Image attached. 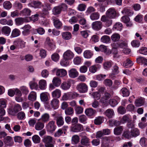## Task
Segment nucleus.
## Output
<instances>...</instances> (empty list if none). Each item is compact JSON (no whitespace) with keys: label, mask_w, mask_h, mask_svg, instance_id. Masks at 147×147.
Returning <instances> with one entry per match:
<instances>
[{"label":"nucleus","mask_w":147,"mask_h":147,"mask_svg":"<svg viewBox=\"0 0 147 147\" xmlns=\"http://www.w3.org/2000/svg\"><path fill=\"white\" fill-rule=\"evenodd\" d=\"M47 100V108L48 109H50L51 107L54 109H56L58 108V104L59 102L58 100L56 98H53L51 101L50 103L51 105L49 104Z\"/></svg>","instance_id":"1"},{"label":"nucleus","mask_w":147,"mask_h":147,"mask_svg":"<svg viewBox=\"0 0 147 147\" xmlns=\"http://www.w3.org/2000/svg\"><path fill=\"white\" fill-rule=\"evenodd\" d=\"M76 88L80 93H84L87 92L88 90V86L86 84L81 83L78 84Z\"/></svg>","instance_id":"2"},{"label":"nucleus","mask_w":147,"mask_h":147,"mask_svg":"<svg viewBox=\"0 0 147 147\" xmlns=\"http://www.w3.org/2000/svg\"><path fill=\"white\" fill-rule=\"evenodd\" d=\"M106 16L109 18L114 19L116 17V12L114 8H110L106 12Z\"/></svg>","instance_id":"3"},{"label":"nucleus","mask_w":147,"mask_h":147,"mask_svg":"<svg viewBox=\"0 0 147 147\" xmlns=\"http://www.w3.org/2000/svg\"><path fill=\"white\" fill-rule=\"evenodd\" d=\"M56 128L55 122L53 121H50L47 125V131L51 133L55 131Z\"/></svg>","instance_id":"4"},{"label":"nucleus","mask_w":147,"mask_h":147,"mask_svg":"<svg viewBox=\"0 0 147 147\" xmlns=\"http://www.w3.org/2000/svg\"><path fill=\"white\" fill-rule=\"evenodd\" d=\"M92 28L94 30L98 31L102 27V23L100 21H96L93 22L92 24Z\"/></svg>","instance_id":"5"},{"label":"nucleus","mask_w":147,"mask_h":147,"mask_svg":"<svg viewBox=\"0 0 147 147\" xmlns=\"http://www.w3.org/2000/svg\"><path fill=\"white\" fill-rule=\"evenodd\" d=\"M55 143L54 139L51 136H47V147H54Z\"/></svg>","instance_id":"6"},{"label":"nucleus","mask_w":147,"mask_h":147,"mask_svg":"<svg viewBox=\"0 0 147 147\" xmlns=\"http://www.w3.org/2000/svg\"><path fill=\"white\" fill-rule=\"evenodd\" d=\"M31 27L29 24H27L25 25L24 27H22L21 29H22L23 30L22 32V34L24 36H27L30 34V29Z\"/></svg>","instance_id":"7"},{"label":"nucleus","mask_w":147,"mask_h":147,"mask_svg":"<svg viewBox=\"0 0 147 147\" xmlns=\"http://www.w3.org/2000/svg\"><path fill=\"white\" fill-rule=\"evenodd\" d=\"M83 130V126L79 123L75 125L71 128V131L75 132L81 131Z\"/></svg>","instance_id":"8"},{"label":"nucleus","mask_w":147,"mask_h":147,"mask_svg":"<svg viewBox=\"0 0 147 147\" xmlns=\"http://www.w3.org/2000/svg\"><path fill=\"white\" fill-rule=\"evenodd\" d=\"M52 19L55 27L57 29L60 28L62 26V24L59 19L55 17H53Z\"/></svg>","instance_id":"9"},{"label":"nucleus","mask_w":147,"mask_h":147,"mask_svg":"<svg viewBox=\"0 0 147 147\" xmlns=\"http://www.w3.org/2000/svg\"><path fill=\"white\" fill-rule=\"evenodd\" d=\"M68 73L69 77L72 78H75L78 75V72L75 68L71 69L69 71Z\"/></svg>","instance_id":"10"},{"label":"nucleus","mask_w":147,"mask_h":147,"mask_svg":"<svg viewBox=\"0 0 147 147\" xmlns=\"http://www.w3.org/2000/svg\"><path fill=\"white\" fill-rule=\"evenodd\" d=\"M74 56V54L70 50L67 51L64 53L63 54V57L68 60L72 59Z\"/></svg>","instance_id":"11"},{"label":"nucleus","mask_w":147,"mask_h":147,"mask_svg":"<svg viewBox=\"0 0 147 147\" xmlns=\"http://www.w3.org/2000/svg\"><path fill=\"white\" fill-rule=\"evenodd\" d=\"M11 31V28L9 26H7L3 27L1 29L2 34L7 36H8L9 35Z\"/></svg>","instance_id":"12"},{"label":"nucleus","mask_w":147,"mask_h":147,"mask_svg":"<svg viewBox=\"0 0 147 147\" xmlns=\"http://www.w3.org/2000/svg\"><path fill=\"white\" fill-rule=\"evenodd\" d=\"M67 74L66 71L64 69H57L56 73V75L59 77H64Z\"/></svg>","instance_id":"13"},{"label":"nucleus","mask_w":147,"mask_h":147,"mask_svg":"<svg viewBox=\"0 0 147 147\" xmlns=\"http://www.w3.org/2000/svg\"><path fill=\"white\" fill-rule=\"evenodd\" d=\"M42 3L38 1H33L28 4L29 6L34 7L35 8H39L40 7Z\"/></svg>","instance_id":"14"},{"label":"nucleus","mask_w":147,"mask_h":147,"mask_svg":"<svg viewBox=\"0 0 147 147\" xmlns=\"http://www.w3.org/2000/svg\"><path fill=\"white\" fill-rule=\"evenodd\" d=\"M101 67V65L99 64L95 65L90 67L89 71L90 72L94 73L99 69Z\"/></svg>","instance_id":"15"},{"label":"nucleus","mask_w":147,"mask_h":147,"mask_svg":"<svg viewBox=\"0 0 147 147\" xmlns=\"http://www.w3.org/2000/svg\"><path fill=\"white\" fill-rule=\"evenodd\" d=\"M25 42L23 40L14 41L13 42V44L16 46L17 48H24L25 46Z\"/></svg>","instance_id":"16"},{"label":"nucleus","mask_w":147,"mask_h":147,"mask_svg":"<svg viewBox=\"0 0 147 147\" xmlns=\"http://www.w3.org/2000/svg\"><path fill=\"white\" fill-rule=\"evenodd\" d=\"M4 142L7 145L12 146L13 144V141L11 137L7 136L4 138Z\"/></svg>","instance_id":"17"},{"label":"nucleus","mask_w":147,"mask_h":147,"mask_svg":"<svg viewBox=\"0 0 147 147\" xmlns=\"http://www.w3.org/2000/svg\"><path fill=\"white\" fill-rule=\"evenodd\" d=\"M61 91L58 89H56L52 92V95L53 97L55 98H59L61 96Z\"/></svg>","instance_id":"18"},{"label":"nucleus","mask_w":147,"mask_h":147,"mask_svg":"<svg viewBox=\"0 0 147 147\" xmlns=\"http://www.w3.org/2000/svg\"><path fill=\"white\" fill-rule=\"evenodd\" d=\"M96 113V111L92 108L87 109L85 111L86 114L88 116H93Z\"/></svg>","instance_id":"19"},{"label":"nucleus","mask_w":147,"mask_h":147,"mask_svg":"<svg viewBox=\"0 0 147 147\" xmlns=\"http://www.w3.org/2000/svg\"><path fill=\"white\" fill-rule=\"evenodd\" d=\"M81 143L82 145L89 146L90 145V139L87 137L84 136L81 140Z\"/></svg>","instance_id":"20"},{"label":"nucleus","mask_w":147,"mask_h":147,"mask_svg":"<svg viewBox=\"0 0 147 147\" xmlns=\"http://www.w3.org/2000/svg\"><path fill=\"white\" fill-rule=\"evenodd\" d=\"M83 55L85 58L89 59L92 57L93 55V53L91 51L89 50H86L84 52Z\"/></svg>","instance_id":"21"},{"label":"nucleus","mask_w":147,"mask_h":147,"mask_svg":"<svg viewBox=\"0 0 147 147\" xmlns=\"http://www.w3.org/2000/svg\"><path fill=\"white\" fill-rule=\"evenodd\" d=\"M31 11L29 9L25 8L20 12L21 14L23 16H28L30 15Z\"/></svg>","instance_id":"22"},{"label":"nucleus","mask_w":147,"mask_h":147,"mask_svg":"<svg viewBox=\"0 0 147 147\" xmlns=\"http://www.w3.org/2000/svg\"><path fill=\"white\" fill-rule=\"evenodd\" d=\"M70 86V82L68 81L63 82L61 84V88L64 90H67L69 89Z\"/></svg>","instance_id":"23"},{"label":"nucleus","mask_w":147,"mask_h":147,"mask_svg":"<svg viewBox=\"0 0 147 147\" xmlns=\"http://www.w3.org/2000/svg\"><path fill=\"white\" fill-rule=\"evenodd\" d=\"M20 31L18 29L15 28L12 31L11 37L15 38L19 36L20 34Z\"/></svg>","instance_id":"24"},{"label":"nucleus","mask_w":147,"mask_h":147,"mask_svg":"<svg viewBox=\"0 0 147 147\" xmlns=\"http://www.w3.org/2000/svg\"><path fill=\"white\" fill-rule=\"evenodd\" d=\"M131 120V116L129 115H124L121 120V122L122 123L128 122Z\"/></svg>","instance_id":"25"},{"label":"nucleus","mask_w":147,"mask_h":147,"mask_svg":"<svg viewBox=\"0 0 147 147\" xmlns=\"http://www.w3.org/2000/svg\"><path fill=\"white\" fill-rule=\"evenodd\" d=\"M110 41V38L107 35H104L100 38V41L103 43L107 44L109 43Z\"/></svg>","instance_id":"26"},{"label":"nucleus","mask_w":147,"mask_h":147,"mask_svg":"<svg viewBox=\"0 0 147 147\" xmlns=\"http://www.w3.org/2000/svg\"><path fill=\"white\" fill-rule=\"evenodd\" d=\"M123 129V126H119L115 127L114 130V133L116 135H119L121 134Z\"/></svg>","instance_id":"27"},{"label":"nucleus","mask_w":147,"mask_h":147,"mask_svg":"<svg viewBox=\"0 0 147 147\" xmlns=\"http://www.w3.org/2000/svg\"><path fill=\"white\" fill-rule=\"evenodd\" d=\"M62 38L65 40H68L71 37V33L69 32H63L62 33Z\"/></svg>","instance_id":"28"},{"label":"nucleus","mask_w":147,"mask_h":147,"mask_svg":"<svg viewBox=\"0 0 147 147\" xmlns=\"http://www.w3.org/2000/svg\"><path fill=\"white\" fill-rule=\"evenodd\" d=\"M56 123L59 127L63 125L64 123L63 118L61 116L57 117L56 119Z\"/></svg>","instance_id":"29"},{"label":"nucleus","mask_w":147,"mask_h":147,"mask_svg":"<svg viewBox=\"0 0 147 147\" xmlns=\"http://www.w3.org/2000/svg\"><path fill=\"white\" fill-rule=\"evenodd\" d=\"M105 115L108 118H112L114 115V112L113 109H107L104 113Z\"/></svg>","instance_id":"30"},{"label":"nucleus","mask_w":147,"mask_h":147,"mask_svg":"<svg viewBox=\"0 0 147 147\" xmlns=\"http://www.w3.org/2000/svg\"><path fill=\"white\" fill-rule=\"evenodd\" d=\"M111 37L112 41L114 42H116L120 39V36L118 33H115L112 34Z\"/></svg>","instance_id":"31"},{"label":"nucleus","mask_w":147,"mask_h":147,"mask_svg":"<svg viewBox=\"0 0 147 147\" xmlns=\"http://www.w3.org/2000/svg\"><path fill=\"white\" fill-rule=\"evenodd\" d=\"M112 63L113 62L111 61L105 62L103 64L104 68L106 70H108L111 67Z\"/></svg>","instance_id":"32"},{"label":"nucleus","mask_w":147,"mask_h":147,"mask_svg":"<svg viewBox=\"0 0 147 147\" xmlns=\"http://www.w3.org/2000/svg\"><path fill=\"white\" fill-rule=\"evenodd\" d=\"M36 93L32 91L29 94L28 96V99L32 101H34L36 99Z\"/></svg>","instance_id":"33"},{"label":"nucleus","mask_w":147,"mask_h":147,"mask_svg":"<svg viewBox=\"0 0 147 147\" xmlns=\"http://www.w3.org/2000/svg\"><path fill=\"white\" fill-rule=\"evenodd\" d=\"M120 93L123 96H128L129 95V92L128 89L125 88H123L120 90Z\"/></svg>","instance_id":"34"},{"label":"nucleus","mask_w":147,"mask_h":147,"mask_svg":"<svg viewBox=\"0 0 147 147\" xmlns=\"http://www.w3.org/2000/svg\"><path fill=\"white\" fill-rule=\"evenodd\" d=\"M61 80L59 78L55 77L53 80V84L56 87L59 86L61 84Z\"/></svg>","instance_id":"35"},{"label":"nucleus","mask_w":147,"mask_h":147,"mask_svg":"<svg viewBox=\"0 0 147 147\" xmlns=\"http://www.w3.org/2000/svg\"><path fill=\"white\" fill-rule=\"evenodd\" d=\"M3 7L6 9H10L12 7L11 3L8 1H6L3 3Z\"/></svg>","instance_id":"36"},{"label":"nucleus","mask_w":147,"mask_h":147,"mask_svg":"<svg viewBox=\"0 0 147 147\" xmlns=\"http://www.w3.org/2000/svg\"><path fill=\"white\" fill-rule=\"evenodd\" d=\"M123 64L126 67H129L133 65V63L130 59L128 58L124 62Z\"/></svg>","instance_id":"37"},{"label":"nucleus","mask_w":147,"mask_h":147,"mask_svg":"<svg viewBox=\"0 0 147 147\" xmlns=\"http://www.w3.org/2000/svg\"><path fill=\"white\" fill-rule=\"evenodd\" d=\"M30 88L32 89L37 90L38 88V85L37 83L34 81H30L29 83Z\"/></svg>","instance_id":"38"},{"label":"nucleus","mask_w":147,"mask_h":147,"mask_svg":"<svg viewBox=\"0 0 147 147\" xmlns=\"http://www.w3.org/2000/svg\"><path fill=\"white\" fill-rule=\"evenodd\" d=\"M44 126V123L40 122H37L35 125V128L37 130H40L43 128Z\"/></svg>","instance_id":"39"},{"label":"nucleus","mask_w":147,"mask_h":147,"mask_svg":"<svg viewBox=\"0 0 147 147\" xmlns=\"http://www.w3.org/2000/svg\"><path fill=\"white\" fill-rule=\"evenodd\" d=\"M140 143L142 147H146L147 146V139L143 137L141 138L140 141Z\"/></svg>","instance_id":"40"},{"label":"nucleus","mask_w":147,"mask_h":147,"mask_svg":"<svg viewBox=\"0 0 147 147\" xmlns=\"http://www.w3.org/2000/svg\"><path fill=\"white\" fill-rule=\"evenodd\" d=\"M32 139L33 142L35 144L39 143L40 142V138L37 135L33 136L32 137Z\"/></svg>","instance_id":"41"},{"label":"nucleus","mask_w":147,"mask_h":147,"mask_svg":"<svg viewBox=\"0 0 147 147\" xmlns=\"http://www.w3.org/2000/svg\"><path fill=\"white\" fill-rule=\"evenodd\" d=\"M79 23L81 25H85L84 26V28L85 29H87L89 28V26L88 24L86 25V20L85 18H82L79 20Z\"/></svg>","instance_id":"42"},{"label":"nucleus","mask_w":147,"mask_h":147,"mask_svg":"<svg viewBox=\"0 0 147 147\" xmlns=\"http://www.w3.org/2000/svg\"><path fill=\"white\" fill-rule=\"evenodd\" d=\"M15 21L16 24L20 25L22 24L24 22V18H18L15 19Z\"/></svg>","instance_id":"43"},{"label":"nucleus","mask_w":147,"mask_h":147,"mask_svg":"<svg viewBox=\"0 0 147 147\" xmlns=\"http://www.w3.org/2000/svg\"><path fill=\"white\" fill-rule=\"evenodd\" d=\"M112 72L113 74H117L119 73V67L117 64H115L112 67Z\"/></svg>","instance_id":"44"},{"label":"nucleus","mask_w":147,"mask_h":147,"mask_svg":"<svg viewBox=\"0 0 147 147\" xmlns=\"http://www.w3.org/2000/svg\"><path fill=\"white\" fill-rule=\"evenodd\" d=\"M99 14L98 12H94L92 13L90 16L91 20H93L98 19L99 18Z\"/></svg>","instance_id":"45"},{"label":"nucleus","mask_w":147,"mask_h":147,"mask_svg":"<svg viewBox=\"0 0 147 147\" xmlns=\"http://www.w3.org/2000/svg\"><path fill=\"white\" fill-rule=\"evenodd\" d=\"M39 85L40 89H44L46 86L45 80H40L39 82Z\"/></svg>","instance_id":"46"},{"label":"nucleus","mask_w":147,"mask_h":147,"mask_svg":"<svg viewBox=\"0 0 147 147\" xmlns=\"http://www.w3.org/2000/svg\"><path fill=\"white\" fill-rule=\"evenodd\" d=\"M79 137L78 135H75L73 136L72 138V143L76 144L78 143L79 141Z\"/></svg>","instance_id":"47"},{"label":"nucleus","mask_w":147,"mask_h":147,"mask_svg":"<svg viewBox=\"0 0 147 147\" xmlns=\"http://www.w3.org/2000/svg\"><path fill=\"white\" fill-rule=\"evenodd\" d=\"M131 136L133 137H136L140 134L139 130L137 128H134L131 130Z\"/></svg>","instance_id":"48"},{"label":"nucleus","mask_w":147,"mask_h":147,"mask_svg":"<svg viewBox=\"0 0 147 147\" xmlns=\"http://www.w3.org/2000/svg\"><path fill=\"white\" fill-rule=\"evenodd\" d=\"M114 28L117 30L121 31L122 29L123 25L121 23H117L114 25Z\"/></svg>","instance_id":"49"},{"label":"nucleus","mask_w":147,"mask_h":147,"mask_svg":"<svg viewBox=\"0 0 147 147\" xmlns=\"http://www.w3.org/2000/svg\"><path fill=\"white\" fill-rule=\"evenodd\" d=\"M75 93H73L71 92H68L65 93L62 97V99L63 100H67L69 98L70 96L75 95Z\"/></svg>","instance_id":"50"},{"label":"nucleus","mask_w":147,"mask_h":147,"mask_svg":"<svg viewBox=\"0 0 147 147\" xmlns=\"http://www.w3.org/2000/svg\"><path fill=\"white\" fill-rule=\"evenodd\" d=\"M60 63L62 66H66L69 65V62L68 59L63 57V58L61 60Z\"/></svg>","instance_id":"51"},{"label":"nucleus","mask_w":147,"mask_h":147,"mask_svg":"<svg viewBox=\"0 0 147 147\" xmlns=\"http://www.w3.org/2000/svg\"><path fill=\"white\" fill-rule=\"evenodd\" d=\"M65 112L66 115H70L74 113V109L73 108L71 107H68L65 109Z\"/></svg>","instance_id":"52"},{"label":"nucleus","mask_w":147,"mask_h":147,"mask_svg":"<svg viewBox=\"0 0 147 147\" xmlns=\"http://www.w3.org/2000/svg\"><path fill=\"white\" fill-rule=\"evenodd\" d=\"M13 6L16 9L19 10H21L23 7L22 4L19 2H15Z\"/></svg>","instance_id":"53"},{"label":"nucleus","mask_w":147,"mask_h":147,"mask_svg":"<svg viewBox=\"0 0 147 147\" xmlns=\"http://www.w3.org/2000/svg\"><path fill=\"white\" fill-rule=\"evenodd\" d=\"M53 12L54 14L57 15L60 13L61 11L58 6L55 7L53 9Z\"/></svg>","instance_id":"54"},{"label":"nucleus","mask_w":147,"mask_h":147,"mask_svg":"<svg viewBox=\"0 0 147 147\" xmlns=\"http://www.w3.org/2000/svg\"><path fill=\"white\" fill-rule=\"evenodd\" d=\"M18 118L20 120H22L25 118V115L24 113L21 111L18 113L17 114Z\"/></svg>","instance_id":"55"},{"label":"nucleus","mask_w":147,"mask_h":147,"mask_svg":"<svg viewBox=\"0 0 147 147\" xmlns=\"http://www.w3.org/2000/svg\"><path fill=\"white\" fill-rule=\"evenodd\" d=\"M121 12L123 14L128 16H130L132 14L130 11V10L127 8L124 9Z\"/></svg>","instance_id":"56"},{"label":"nucleus","mask_w":147,"mask_h":147,"mask_svg":"<svg viewBox=\"0 0 147 147\" xmlns=\"http://www.w3.org/2000/svg\"><path fill=\"white\" fill-rule=\"evenodd\" d=\"M144 101L143 99H137L135 101L136 105V106H141L144 104Z\"/></svg>","instance_id":"57"},{"label":"nucleus","mask_w":147,"mask_h":147,"mask_svg":"<svg viewBox=\"0 0 147 147\" xmlns=\"http://www.w3.org/2000/svg\"><path fill=\"white\" fill-rule=\"evenodd\" d=\"M95 10L96 9L90 6L87 8L86 11V13L87 15H88L91 13L95 11Z\"/></svg>","instance_id":"58"},{"label":"nucleus","mask_w":147,"mask_h":147,"mask_svg":"<svg viewBox=\"0 0 147 147\" xmlns=\"http://www.w3.org/2000/svg\"><path fill=\"white\" fill-rule=\"evenodd\" d=\"M138 52L142 54L147 55V48L146 47H143L138 51Z\"/></svg>","instance_id":"59"},{"label":"nucleus","mask_w":147,"mask_h":147,"mask_svg":"<svg viewBox=\"0 0 147 147\" xmlns=\"http://www.w3.org/2000/svg\"><path fill=\"white\" fill-rule=\"evenodd\" d=\"M102 120L103 118L102 117H98L95 119L94 123L96 125H100L102 123Z\"/></svg>","instance_id":"60"},{"label":"nucleus","mask_w":147,"mask_h":147,"mask_svg":"<svg viewBox=\"0 0 147 147\" xmlns=\"http://www.w3.org/2000/svg\"><path fill=\"white\" fill-rule=\"evenodd\" d=\"M59 55L57 53H54L51 56V58L53 60L55 61H57L59 59Z\"/></svg>","instance_id":"61"},{"label":"nucleus","mask_w":147,"mask_h":147,"mask_svg":"<svg viewBox=\"0 0 147 147\" xmlns=\"http://www.w3.org/2000/svg\"><path fill=\"white\" fill-rule=\"evenodd\" d=\"M131 45L133 47H138L140 45V42L137 40H134L131 42Z\"/></svg>","instance_id":"62"},{"label":"nucleus","mask_w":147,"mask_h":147,"mask_svg":"<svg viewBox=\"0 0 147 147\" xmlns=\"http://www.w3.org/2000/svg\"><path fill=\"white\" fill-rule=\"evenodd\" d=\"M86 7V5L85 4H80L78 5L77 9L80 11H83L85 10Z\"/></svg>","instance_id":"63"},{"label":"nucleus","mask_w":147,"mask_h":147,"mask_svg":"<svg viewBox=\"0 0 147 147\" xmlns=\"http://www.w3.org/2000/svg\"><path fill=\"white\" fill-rule=\"evenodd\" d=\"M61 11H65L67 10V6L66 4L65 3H62L58 6Z\"/></svg>","instance_id":"64"}]
</instances>
